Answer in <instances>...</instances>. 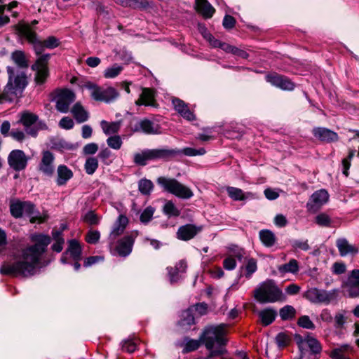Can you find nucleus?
I'll return each mask as SVG.
<instances>
[{"label": "nucleus", "mask_w": 359, "mask_h": 359, "mask_svg": "<svg viewBox=\"0 0 359 359\" xmlns=\"http://www.w3.org/2000/svg\"><path fill=\"white\" fill-rule=\"evenodd\" d=\"M71 112L78 123H83L88 119V113L79 102L73 106Z\"/></svg>", "instance_id": "33"}, {"label": "nucleus", "mask_w": 359, "mask_h": 359, "mask_svg": "<svg viewBox=\"0 0 359 359\" xmlns=\"http://www.w3.org/2000/svg\"><path fill=\"white\" fill-rule=\"evenodd\" d=\"M29 158L25 152L20 149H15L10 152L8 156L9 166L15 171H21L27 167Z\"/></svg>", "instance_id": "15"}, {"label": "nucleus", "mask_w": 359, "mask_h": 359, "mask_svg": "<svg viewBox=\"0 0 359 359\" xmlns=\"http://www.w3.org/2000/svg\"><path fill=\"white\" fill-rule=\"evenodd\" d=\"M133 133H142L146 135H156L161 133L159 124L149 119L143 118L131 125Z\"/></svg>", "instance_id": "12"}, {"label": "nucleus", "mask_w": 359, "mask_h": 359, "mask_svg": "<svg viewBox=\"0 0 359 359\" xmlns=\"http://www.w3.org/2000/svg\"><path fill=\"white\" fill-rule=\"evenodd\" d=\"M138 187L142 194L147 195L153 189L154 185L151 180L142 179L139 182Z\"/></svg>", "instance_id": "48"}, {"label": "nucleus", "mask_w": 359, "mask_h": 359, "mask_svg": "<svg viewBox=\"0 0 359 359\" xmlns=\"http://www.w3.org/2000/svg\"><path fill=\"white\" fill-rule=\"evenodd\" d=\"M137 348V344L133 339H126L122 342V350L128 353H133Z\"/></svg>", "instance_id": "57"}, {"label": "nucleus", "mask_w": 359, "mask_h": 359, "mask_svg": "<svg viewBox=\"0 0 359 359\" xmlns=\"http://www.w3.org/2000/svg\"><path fill=\"white\" fill-rule=\"evenodd\" d=\"M74 125L73 120L69 117H63L59 122L60 127L65 130L72 129Z\"/></svg>", "instance_id": "63"}, {"label": "nucleus", "mask_w": 359, "mask_h": 359, "mask_svg": "<svg viewBox=\"0 0 359 359\" xmlns=\"http://www.w3.org/2000/svg\"><path fill=\"white\" fill-rule=\"evenodd\" d=\"M294 339L303 355V351H306L307 348H309L313 354L320 353L322 351V346L319 341L311 334L304 336L298 334L295 336Z\"/></svg>", "instance_id": "10"}, {"label": "nucleus", "mask_w": 359, "mask_h": 359, "mask_svg": "<svg viewBox=\"0 0 359 359\" xmlns=\"http://www.w3.org/2000/svg\"><path fill=\"white\" fill-rule=\"evenodd\" d=\"M228 249L231 254L230 255L232 257H236L239 262H241L243 258L247 257L246 251L236 245H231Z\"/></svg>", "instance_id": "42"}, {"label": "nucleus", "mask_w": 359, "mask_h": 359, "mask_svg": "<svg viewBox=\"0 0 359 359\" xmlns=\"http://www.w3.org/2000/svg\"><path fill=\"white\" fill-rule=\"evenodd\" d=\"M83 220L90 225L97 224L100 222V219L96 214L93 211H88L83 217Z\"/></svg>", "instance_id": "53"}, {"label": "nucleus", "mask_w": 359, "mask_h": 359, "mask_svg": "<svg viewBox=\"0 0 359 359\" xmlns=\"http://www.w3.org/2000/svg\"><path fill=\"white\" fill-rule=\"evenodd\" d=\"M74 92L68 89H62L56 92L54 100L56 102V109L62 113L69 111V105L75 100Z\"/></svg>", "instance_id": "11"}, {"label": "nucleus", "mask_w": 359, "mask_h": 359, "mask_svg": "<svg viewBox=\"0 0 359 359\" xmlns=\"http://www.w3.org/2000/svg\"><path fill=\"white\" fill-rule=\"evenodd\" d=\"M55 156L50 151H43L41 153V158L38 165V170L43 175L52 177L55 172Z\"/></svg>", "instance_id": "13"}, {"label": "nucleus", "mask_w": 359, "mask_h": 359, "mask_svg": "<svg viewBox=\"0 0 359 359\" xmlns=\"http://www.w3.org/2000/svg\"><path fill=\"white\" fill-rule=\"evenodd\" d=\"M83 87L90 91L91 97L95 101L110 103L119 96L117 90L111 86H100L93 82L87 81L84 83Z\"/></svg>", "instance_id": "7"}, {"label": "nucleus", "mask_w": 359, "mask_h": 359, "mask_svg": "<svg viewBox=\"0 0 359 359\" xmlns=\"http://www.w3.org/2000/svg\"><path fill=\"white\" fill-rule=\"evenodd\" d=\"M316 222L321 226H329L331 219L327 214L320 213L316 217Z\"/></svg>", "instance_id": "58"}, {"label": "nucleus", "mask_w": 359, "mask_h": 359, "mask_svg": "<svg viewBox=\"0 0 359 359\" xmlns=\"http://www.w3.org/2000/svg\"><path fill=\"white\" fill-rule=\"evenodd\" d=\"M276 316V311L272 309H266L259 312V317L264 325L272 323Z\"/></svg>", "instance_id": "35"}, {"label": "nucleus", "mask_w": 359, "mask_h": 359, "mask_svg": "<svg viewBox=\"0 0 359 359\" xmlns=\"http://www.w3.org/2000/svg\"><path fill=\"white\" fill-rule=\"evenodd\" d=\"M278 271L281 273H297L299 271V264L296 259H292L288 263L278 266Z\"/></svg>", "instance_id": "37"}, {"label": "nucleus", "mask_w": 359, "mask_h": 359, "mask_svg": "<svg viewBox=\"0 0 359 359\" xmlns=\"http://www.w3.org/2000/svg\"><path fill=\"white\" fill-rule=\"evenodd\" d=\"M73 177L72 171L65 165H60L57 169L56 183L59 186H62Z\"/></svg>", "instance_id": "29"}, {"label": "nucleus", "mask_w": 359, "mask_h": 359, "mask_svg": "<svg viewBox=\"0 0 359 359\" xmlns=\"http://www.w3.org/2000/svg\"><path fill=\"white\" fill-rule=\"evenodd\" d=\"M154 102V91L149 88H143L140 98L135 102V104L137 105L153 106Z\"/></svg>", "instance_id": "31"}, {"label": "nucleus", "mask_w": 359, "mask_h": 359, "mask_svg": "<svg viewBox=\"0 0 359 359\" xmlns=\"http://www.w3.org/2000/svg\"><path fill=\"white\" fill-rule=\"evenodd\" d=\"M157 183L164 191L178 198L189 199L194 196L193 191L188 187L182 184L176 179L160 177L157 179Z\"/></svg>", "instance_id": "8"}, {"label": "nucleus", "mask_w": 359, "mask_h": 359, "mask_svg": "<svg viewBox=\"0 0 359 359\" xmlns=\"http://www.w3.org/2000/svg\"><path fill=\"white\" fill-rule=\"evenodd\" d=\"M193 324H194L193 308H189L188 309L182 311L180 325L185 327L190 326Z\"/></svg>", "instance_id": "38"}, {"label": "nucleus", "mask_w": 359, "mask_h": 359, "mask_svg": "<svg viewBox=\"0 0 359 359\" xmlns=\"http://www.w3.org/2000/svg\"><path fill=\"white\" fill-rule=\"evenodd\" d=\"M295 313V309L290 305L285 306L280 310V316L283 320L292 319L294 317Z\"/></svg>", "instance_id": "45"}, {"label": "nucleus", "mask_w": 359, "mask_h": 359, "mask_svg": "<svg viewBox=\"0 0 359 359\" xmlns=\"http://www.w3.org/2000/svg\"><path fill=\"white\" fill-rule=\"evenodd\" d=\"M202 34L205 39H206L210 43L212 47H219L220 48L222 42L219 40L215 39L210 33L207 32V30L205 27H202L200 28Z\"/></svg>", "instance_id": "54"}, {"label": "nucleus", "mask_w": 359, "mask_h": 359, "mask_svg": "<svg viewBox=\"0 0 359 359\" xmlns=\"http://www.w3.org/2000/svg\"><path fill=\"white\" fill-rule=\"evenodd\" d=\"M202 342L201 340L187 339L184 346L185 352H191L196 350Z\"/></svg>", "instance_id": "60"}, {"label": "nucleus", "mask_w": 359, "mask_h": 359, "mask_svg": "<svg viewBox=\"0 0 359 359\" xmlns=\"http://www.w3.org/2000/svg\"><path fill=\"white\" fill-rule=\"evenodd\" d=\"M297 324L299 326L309 330H314L315 325L311 320L310 318L308 316H302L298 319Z\"/></svg>", "instance_id": "51"}, {"label": "nucleus", "mask_w": 359, "mask_h": 359, "mask_svg": "<svg viewBox=\"0 0 359 359\" xmlns=\"http://www.w3.org/2000/svg\"><path fill=\"white\" fill-rule=\"evenodd\" d=\"M154 210L151 206L146 208L140 215V221L142 223H148L151 219Z\"/></svg>", "instance_id": "56"}, {"label": "nucleus", "mask_w": 359, "mask_h": 359, "mask_svg": "<svg viewBox=\"0 0 359 359\" xmlns=\"http://www.w3.org/2000/svg\"><path fill=\"white\" fill-rule=\"evenodd\" d=\"M259 234L262 243L266 247H271L275 244L276 238L272 231L269 230H261Z\"/></svg>", "instance_id": "36"}, {"label": "nucleus", "mask_w": 359, "mask_h": 359, "mask_svg": "<svg viewBox=\"0 0 359 359\" xmlns=\"http://www.w3.org/2000/svg\"><path fill=\"white\" fill-rule=\"evenodd\" d=\"M355 150H351L348 156L342 160L343 174L346 177L348 175V171L351 165V161L355 156Z\"/></svg>", "instance_id": "52"}, {"label": "nucleus", "mask_w": 359, "mask_h": 359, "mask_svg": "<svg viewBox=\"0 0 359 359\" xmlns=\"http://www.w3.org/2000/svg\"><path fill=\"white\" fill-rule=\"evenodd\" d=\"M6 10V5L3 0H0V27L6 25L10 21L8 15L4 14Z\"/></svg>", "instance_id": "61"}, {"label": "nucleus", "mask_w": 359, "mask_h": 359, "mask_svg": "<svg viewBox=\"0 0 359 359\" xmlns=\"http://www.w3.org/2000/svg\"><path fill=\"white\" fill-rule=\"evenodd\" d=\"M245 277L247 278H250L252 275L257 271V260L254 258H248L247 263L245 266Z\"/></svg>", "instance_id": "46"}, {"label": "nucleus", "mask_w": 359, "mask_h": 359, "mask_svg": "<svg viewBox=\"0 0 359 359\" xmlns=\"http://www.w3.org/2000/svg\"><path fill=\"white\" fill-rule=\"evenodd\" d=\"M43 44L46 48L53 49L60 46V41L55 36H50L43 40Z\"/></svg>", "instance_id": "55"}, {"label": "nucleus", "mask_w": 359, "mask_h": 359, "mask_svg": "<svg viewBox=\"0 0 359 359\" xmlns=\"http://www.w3.org/2000/svg\"><path fill=\"white\" fill-rule=\"evenodd\" d=\"M226 191L229 197L235 201H241L257 198L255 194L252 192H244L241 189L234 187H226Z\"/></svg>", "instance_id": "23"}, {"label": "nucleus", "mask_w": 359, "mask_h": 359, "mask_svg": "<svg viewBox=\"0 0 359 359\" xmlns=\"http://www.w3.org/2000/svg\"><path fill=\"white\" fill-rule=\"evenodd\" d=\"M224 268L226 270H233L236 266V262L231 255L226 257L223 262Z\"/></svg>", "instance_id": "64"}, {"label": "nucleus", "mask_w": 359, "mask_h": 359, "mask_svg": "<svg viewBox=\"0 0 359 359\" xmlns=\"http://www.w3.org/2000/svg\"><path fill=\"white\" fill-rule=\"evenodd\" d=\"M292 246L294 249H300L304 251L308 250L310 247L308 243V241H300V240H294L292 242Z\"/></svg>", "instance_id": "62"}, {"label": "nucleus", "mask_w": 359, "mask_h": 359, "mask_svg": "<svg viewBox=\"0 0 359 359\" xmlns=\"http://www.w3.org/2000/svg\"><path fill=\"white\" fill-rule=\"evenodd\" d=\"M175 109L184 118L188 121H193L195 119V116L193 112L189 109L185 102L179 99L173 98L172 100Z\"/></svg>", "instance_id": "25"}, {"label": "nucleus", "mask_w": 359, "mask_h": 359, "mask_svg": "<svg viewBox=\"0 0 359 359\" xmlns=\"http://www.w3.org/2000/svg\"><path fill=\"white\" fill-rule=\"evenodd\" d=\"M128 224V218L123 215H120L115 222L112 230L109 234V239L110 241V243L112 244L113 242L116 239V238L122 234L127 226Z\"/></svg>", "instance_id": "24"}, {"label": "nucleus", "mask_w": 359, "mask_h": 359, "mask_svg": "<svg viewBox=\"0 0 359 359\" xmlns=\"http://www.w3.org/2000/svg\"><path fill=\"white\" fill-rule=\"evenodd\" d=\"M12 61L18 66V68L27 69L29 66L28 60L25 53L22 50H15L11 54Z\"/></svg>", "instance_id": "32"}, {"label": "nucleus", "mask_w": 359, "mask_h": 359, "mask_svg": "<svg viewBox=\"0 0 359 359\" xmlns=\"http://www.w3.org/2000/svg\"><path fill=\"white\" fill-rule=\"evenodd\" d=\"M100 126L103 133L105 135H111L117 133L118 132L121 126V122H108L107 121L103 120L100 122Z\"/></svg>", "instance_id": "34"}, {"label": "nucleus", "mask_w": 359, "mask_h": 359, "mask_svg": "<svg viewBox=\"0 0 359 359\" xmlns=\"http://www.w3.org/2000/svg\"><path fill=\"white\" fill-rule=\"evenodd\" d=\"M163 212L168 217H177L180 214V211L171 201H168L165 203Z\"/></svg>", "instance_id": "44"}, {"label": "nucleus", "mask_w": 359, "mask_h": 359, "mask_svg": "<svg viewBox=\"0 0 359 359\" xmlns=\"http://www.w3.org/2000/svg\"><path fill=\"white\" fill-rule=\"evenodd\" d=\"M178 151L167 148L144 149L134 154L133 161L136 165H145L149 161L169 160L178 153Z\"/></svg>", "instance_id": "5"}, {"label": "nucleus", "mask_w": 359, "mask_h": 359, "mask_svg": "<svg viewBox=\"0 0 359 359\" xmlns=\"http://www.w3.org/2000/svg\"><path fill=\"white\" fill-rule=\"evenodd\" d=\"M81 246L75 240L68 241V248L62 254L60 261L62 264H71L72 261H80L81 259Z\"/></svg>", "instance_id": "14"}, {"label": "nucleus", "mask_w": 359, "mask_h": 359, "mask_svg": "<svg viewBox=\"0 0 359 359\" xmlns=\"http://www.w3.org/2000/svg\"><path fill=\"white\" fill-rule=\"evenodd\" d=\"M282 292L272 280L261 283L254 291L255 299L260 303L275 302L282 299Z\"/></svg>", "instance_id": "6"}, {"label": "nucleus", "mask_w": 359, "mask_h": 359, "mask_svg": "<svg viewBox=\"0 0 359 359\" xmlns=\"http://www.w3.org/2000/svg\"><path fill=\"white\" fill-rule=\"evenodd\" d=\"M123 70V67L118 64H114L112 66L107 68L104 72V76L107 79H113L120 74Z\"/></svg>", "instance_id": "43"}, {"label": "nucleus", "mask_w": 359, "mask_h": 359, "mask_svg": "<svg viewBox=\"0 0 359 359\" xmlns=\"http://www.w3.org/2000/svg\"><path fill=\"white\" fill-rule=\"evenodd\" d=\"M135 237V234L131 233L118 241L115 249L119 256L127 257L131 253Z\"/></svg>", "instance_id": "19"}, {"label": "nucleus", "mask_w": 359, "mask_h": 359, "mask_svg": "<svg viewBox=\"0 0 359 359\" xmlns=\"http://www.w3.org/2000/svg\"><path fill=\"white\" fill-rule=\"evenodd\" d=\"M350 349L348 345H342L339 347H337L331 351L330 357L332 359H344L348 356V353Z\"/></svg>", "instance_id": "39"}, {"label": "nucleus", "mask_w": 359, "mask_h": 359, "mask_svg": "<svg viewBox=\"0 0 359 359\" xmlns=\"http://www.w3.org/2000/svg\"><path fill=\"white\" fill-rule=\"evenodd\" d=\"M107 143L110 148L118 150L121 147L123 142L119 135H113L107 138Z\"/></svg>", "instance_id": "50"}, {"label": "nucleus", "mask_w": 359, "mask_h": 359, "mask_svg": "<svg viewBox=\"0 0 359 359\" xmlns=\"http://www.w3.org/2000/svg\"><path fill=\"white\" fill-rule=\"evenodd\" d=\"M53 238L54 243L52 245L53 250L60 252L63 249V245L65 243V239L62 238V233L60 231H53Z\"/></svg>", "instance_id": "40"}, {"label": "nucleus", "mask_w": 359, "mask_h": 359, "mask_svg": "<svg viewBox=\"0 0 359 359\" xmlns=\"http://www.w3.org/2000/svg\"><path fill=\"white\" fill-rule=\"evenodd\" d=\"M10 212L15 218H20L23 216L29 217L30 222L41 224L48 219L46 213L41 214L35 205L29 201H21L20 200H11L10 202Z\"/></svg>", "instance_id": "4"}, {"label": "nucleus", "mask_w": 359, "mask_h": 359, "mask_svg": "<svg viewBox=\"0 0 359 359\" xmlns=\"http://www.w3.org/2000/svg\"><path fill=\"white\" fill-rule=\"evenodd\" d=\"M336 245L341 256L355 255L358 252V248L351 245L346 238H341L337 240Z\"/></svg>", "instance_id": "28"}, {"label": "nucleus", "mask_w": 359, "mask_h": 359, "mask_svg": "<svg viewBox=\"0 0 359 359\" xmlns=\"http://www.w3.org/2000/svg\"><path fill=\"white\" fill-rule=\"evenodd\" d=\"M37 121V116L31 113H24L22 114L20 121L26 128L34 125Z\"/></svg>", "instance_id": "47"}, {"label": "nucleus", "mask_w": 359, "mask_h": 359, "mask_svg": "<svg viewBox=\"0 0 359 359\" xmlns=\"http://www.w3.org/2000/svg\"><path fill=\"white\" fill-rule=\"evenodd\" d=\"M187 264L184 259H181L176 263L174 267H167L168 278L170 283L178 282L182 278V274L186 273Z\"/></svg>", "instance_id": "22"}, {"label": "nucleus", "mask_w": 359, "mask_h": 359, "mask_svg": "<svg viewBox=\"0 0 359 359\" xmlns=\"http://www.w3.org/2000/svg\"><path fill=\"white\" fill-rule=\"evenodd\" d=\"M196 9L205 18H210L215 11L208 0H196Z\"/></svg>", "instance_id": "30"}, {"label": "nucleus", "mask_w": 359, "mask_h": 359, "mask_svg": "<svg viewBox=\"0 0 359 359\" xmlns=\"http://www.w3.org/2000/svg\"><path fill=\"white\" fill-rule=\"evenodd\" d=\"M100 238V233L96 230H90L86 237V241L90 244H95Z\"/></svg>", "instance_id": "59"}, {"label": "nucleus", "mask_w": 359, "mask_h": 359, "mask_svg": "<svg viewBox=\"0 0 359 359\" xmlns=\"http://www.w3.org/2000/svg\"><path fill=\"white\" fill-rule=\"evenodd\" d=\"M266 81L271 85L278 87L284 90H292L294 88V84L286 76L273 74L266 76Z\"/></svg>", "instance_id": "21"}, {"label": "nucleus", "mask_w": 359, "mask_h": 359, "mask_svg": "<svg viewBox=\"0 0 359 359\" xmlns=\"http://www.w3.org/2000/svg\"><path fill=\"white\" fill-rule=\"evenodd\" d=\"M313 134L321 141L334 142L338 139L336 133L325 128H316L313 130Z\"/></svg>", "instance_id": "27"}, {"label": "nucleus", "mask_w": 359, "mask_h": 359, "mask_svg": "<svg viewBox=\"0 0 359 359\" xmlns=\"http://www.w3.org/2000/svg\"><path fill=\"white\" fill-rule=\"evenodd\" d=\"M345 287L351 297H359V270H353L345 283Z\"/></svg>", "instance_id": "20"}, {"label": "nucleus", "mask_w": 359, "mask_h": 359, "mask_svg": "<svg viewBox=\"0 0 359 359\" xmlns=\"http://www.w3.org/2000/svg\"><path fill=\"white\" fill-rule=\"evenodd\" d=\"M329 194L326 190L320 189L315 191L307 203L308 209L312 212L317 211L327 202Z\"/></svg>", "instance_id": "18"}, {"label": "nucleus", "mask_w": 359, "mask_h": 359, "mask_svg": "<svg viewBox=\"0 0 359 359\" xmlns=\"http://www.w3.org/2000/svg\"><path fill=\"white\" fill-rule=\"evenodd\" d=\"M200 231L201 228H198L193 224H186L179 228L177 232V238L182 241H189L193 238Z\"/></svg>", "instance_id": "26"}, {"label": "nucleus", "mask_w": 359, "mask_h": 359, "mask_svg": "<svg viewBox=\"0 0 359 359\" xmlns=\"http://www.w3.org/2000/svg\"><path fill=\"white\" fill-rule=\"evenodd\" d=\"M304 297L313 304H329L337 297L336 290H325L317 287H312L306 291Z\"/></svg>", "instance_id": "9"}, {"label": "nucleus", "mask_w": 359, "mask_h": 359, "mask_svg": "<svg viewBox=\"0 0 359 359\" xmlns=\"http://www.w3.org/2000/svg\"><path fill=\"white\" fill-rule=\"evenodd\" d=\"M169 150H175L178 151L179 152L177 153L174 156L183 154L188 156H201L205 154V150L203 148H201L199 149H193L191 147H186L184 148L182 150L177 149H168Z\"/></svg>", "instance_id": "41"}, {"label": "nucleus", "mask_w": 359, "mask_h": 359, "mask_svg": "<svg viewBox=\"0 0 359 359\" xmlns=\"http://www.w3.org/2000/svg\"><path fill=\"white\" fill-rule=\"evenodd\" d=\"M18 31L27 39L34 45V48L37 55L41 54L46 48L43 41H39L36 38V33L31 29L28 25H20Z\"/></svg>", "instance_id": "17"}, {"label": "nucleus", "mask_w": 359, "mask_h": 359, "mask_svg": "<svg viewBox=\"0 0 359 359\" xmlns=\"http://www.w3.org/2000/svg\"><path fill=\"white\" fill-rule=\"evenodd\" d=\"M49 58V54L41 55L32 66V69L36 71L35 81L38 84L43 83L48 76L47 63Z\"/></svg>", "instance_id": "16"}, {"label": "nucleus", "mask_w": 359, "mask_h": 359, "mask_svg": "<svg viewBox=\"0 0 359 359\" xmlns=\"http://www.w3.org/2000/svg\"><path fill=\"white\" fill-rule=\"evenodd\" d=\"M31 241L34 244L23 248L13 263H5L1 266L2 274L29 277L42 267L43 255L50 243V238L43 234H33Z\"/></svg>", "instance_id": "1"}, {"label": "nucleus", "mask_w": 359, "mask_h": 359, "mask_svg": "<svg viewBox=\"0 0 359 359\" xmlns=\"http://www.w3.org/2000/svg\"><path fill=\"white\" fill-rule=\"evenodd\" d=\"M227 325L222 323L217 326H208L205 328L200 337V340L210 352V356L224 355L226 350Z\"/></svg>", "instance_id": "2"}, {"label": "nucleus", "mask_w": 359, "mask_h": 359, "mask_svg": "<svg viewBox=\"0 0 359 359\" xmlns=\"http://www.w3.org/2000/svg\"><path fill=\"white\" fill-rule=\"evenodd\" d=\"M98 167V161L95 157H90L86 159L85 170L87 174L93 175Z\"/></svg>", "instance_id": "49"}, {"label": "nucleus", "mask_w": 359, "mask_h": 359, "mask_svg": "<svg viewBox=\"0 0 359 359\" xmlns=\"http://www.w3.org/2000/svg\"><path fill=\"white\" fill-rule=\"evenodd\" d=\"M8 79L4 90L0 93V102H12L22 96L28 84L25 72L13 67H7Z\"/></svg>", "instance_id": "3"}]
</instances>
